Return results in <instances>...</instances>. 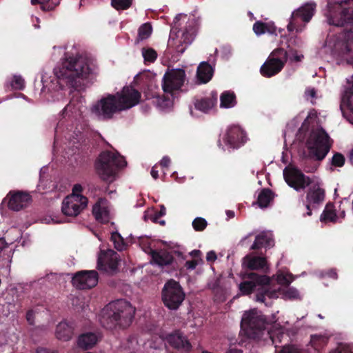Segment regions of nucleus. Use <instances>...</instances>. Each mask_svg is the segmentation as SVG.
<instances>
[{"instance_id":"nucleus-1","label":"nucleus","mask_w":353,"mask_h":353,"mask_svg":"<svg viewBox=\"0 0 353 353\" xmlns=\"http://www.w3.org/2000/svg\"><path fill=\"white\" fill-rule=\"evenodd\" d=\"M141 94L132 87H125L115 94H108L95 103L91 113L99 120L107 121L121 111L130 109L139 103Z\"/></svg>"},{"instance_id":"nucleus-2","label":"nucleus","mask_w":353,"mask_h":353,"mask_svg":"<svg viewBox=\"0 0 353 353\" xmlns=\"http://www.w3.org/2000/svg\"><path fill=\"white\" fill-rule=\"evenodd\" d=\"M94 61L79 54L66 57L60 68L54 70L57 78L65 79L72 87L77 86V79H86L98 73Z\"/></svg>"},{"instance_id":"nucleus-3","label":"nucleus","mask_w":353,"mask_h":353,"mask_svg":"<svg viewBox=\"0 0 353 353\" xmlns=\"http://www.w3.org/2000/svg\"><path fill=\"white\" fill-rule=\"evenodd\" d=\"M135 308L130 302L117 299L109 303L103 309L100 319L101 325L107 330H124L132 323Z\"/></svg>"},{"instance_id":"nucleus-4","label":"nucleus","mask_w":353,"mask_h":353,"mask_svg":"<svg viewBox=\"0 0 353 353\" xmlns=\"http://www.w3.org/2000/svg\"><path fill=\"white\" fill-rule=\"evenodd\" d=\"M186 14H179L174 21V27L172 28L168 46L179 54H183L187 47L192 43L196 34V28L199 25V19L194 16L190 17L185 23V26L179 29L181 23L178 22L181 19H185Z\"/></svg>"},{"instance_id":"nucleus-5","label":"nucleus","mask_w":353,"mask_h":353,"mask_svg":"<svg viewBox=\"0 0 353 353\" xmlns=\"http://www.w3.org/2000/svg\"><path fill=\"white\" fill-rule=\"evenodd\" d=\"M248 280L239 284V288L243 295H248L257 290L256 301L264 303L265 297L274 299L278 297L279 292L272 290L270 286V279L265 275H260L254 272L247 274Z\"/></svg>"},{"instance_id":"nucleus-6","label":"nucleus","mask_w":353,"mask_h":353,"mask_svg":"<svg viewBox=\"0 0 353 353\" xmlns=\"http://www.w3.org/2000/svg\"><path fill=\"white\" fill-rule=\"evenodd\" d=\"M185 81V72L183 69L176 68L168 70L164 74L162 80V88L167 97L157 96L153 102L161 109H165L172 104V100L168 97L173 96L174 92L181 88Z\"/></svg>"},{"instance_id":"nucleus-7","label":"nucleus","mask_w":353,"mask_h":353,"mask_svg":"<svg viewBox=\"0 0 353 353\" xmlns=\"http://www.w3.org/2000/svg\"><path fill=\"white\" fill-rule=\"evenodd\" d=\"M266 321L263 315L256 310H252L243 314L241 329L251 339L259 340L266 332Z\"/></svg>"},{"instance_id":"nucleus-8","label":"nucleus","mask_w":353,"mask_h":353,"mask_svg":"<svg viewBox=\"0 0 353 353\" xmlns=\"http://www.w3.org/2000/svg\"><path fill=\"white\" fill-rule=\"evenodd\" d=\"M127 165L124 157L118 152H102L96 163L95 168L99 174L114 176Z\"/></svg>"},{"instance_id":"nucleus-9","label":"nucleus","mask_w":353,"mask_h":353,"mask_svg":"<svg viewBox=\"0 0 353 353\" xmlns=\"http://www.w3.org/2000/svg\"><path fill=\"white\" fill-rule=\"evenodd\" d=\"M307 147L317 160L323 159L332 146V140L322 128L312 129L307 140Z\"/></svg>"},{"instance_id":"nucleus-10","label":"nucleus","mask_w":353,"mask_h":353,"mask_svg":"<svg viewBox=\"0 0 353 353\" xmlns=\"http://www.w3.org/2000/svg\"><path fill=\"white\" fill-rule=\"evenodd\" d=\"M185 297L183 289L178 281L170 279L165 282L161 291V299L167 308L176 310L182 305Z\"/></svg>"},{"instance_id":"nucleus-11","label":"nucleus","mask_w":353,"mask_h":353,"mask_svg":"<svg viewBox=\"0 0 353 353\" xmlns=\"http://www.w3.org/2000/svg\"><path fill=\"white\" fill-rule=\"evenodd\" d=\"M288 60V53L283 48L272 52L266 61L261 65L260 72L263 77H271L281 71Z\"/></svg>"},{"instance_id":"nucleus-12","label":"nucleus","mask_w":353,"mask_h":353,"mask_svg":"<svg viewBox=\"0 0 353 353\" xmlns=\"http://www.w3.org/2000/svg\"><path fill=\"white\" fill-rule=\"evenodd\" d=\"M315 8V3H307L294 10L292 13L290 22L287 26L288 30L289 32L295 30L296 32H301L303 30L304 26H301L299 21H303L305 23L309 22L314 14Z\"/></svg>"},{"instance_id":"nucleus-13","label":"nucleus","mask_w":353,"mask_h":353,"mask_svg":"<svg viewBox=\"0 0 353 353\" xmlns=\"http://www.w3.org/2000/svg\"><path fill=\"white\" fill-rule=\"evenodd\" d=\"M88 203L86 196L70 194L62 201L61 212L67 216L75 217L86 208Z\"/></svg>"},{"instance_id":"nucleus-14","label":"nucleus","mask_w":353,"mask_h":353,"mask_svg":"<svg viewBox=\"0 0 353 353\" xmlns=\"http://www.w3.org/2000/svg\"><path fill=\"white\" fill-rule=\"evenodd\" d=\"M98 280L99 274L96 270H81L74 274L72 283L77 288L85 290L95 287Z\"/></svg>"},{"instance_id":"nucleus-15","label":"nucleus","mask_w":353,"mask_h":353,"mask_svg":"<svg viewBox=\"0 0 353 353\" xmlns=\"http://www.w3.org/2000/svg\"><path fill=\"white\" fill-rule=\"evenodd\" d=\"M337 5L341 9L340 17H333L332 12L330 10L328 12L325 14L327 23L330 25L336 26H343L346 23H353V6H348L347 3H345V1H341Z\"/></svg>"},{"instance_id":"nucleus-16","label":"nucleus","mask_w":353,"mask_h":353,"mask_svg":"<svg viewBox=\"0 0 353 353\" xmlns=\"http://www.w3.org/2000/svg\"><path fill=\"white\" fill-rule=\"evenodd\" d=\"M344 39V41L335 45V48L340 59L353 66V29L345 34Z\"/></svg>"},{"instance_id":"nucleus-17","label":"nucleus","mask_w":353,"mask_h":353,"mask_svg":"<svg viewBox=\"0 0 353 353\" xmlns=\"http://www.w3.org/2000/svg\"><path fill=\"white\" fill-rule=\"evenodd\" d=\"M165 341L172 347L179 350L189 352L192 348V345L187 337L179 330L168 334Z\"/></svg>"},{"instance_id":"nucleus-18","label":"nucleus","mask_w":353,"mask_h":353,"mask_svg":"<svg viewBox=\"0 0 353 353\" xmlns=\"http://www.w3.org/2000/svg\"><path fill=\"white\" fill-rule=\"evenodd\" d=\"M325 197V191L323 188H321L319 185H314L311 188H310L309 191L306 195V208H307V215H312V208H316L320 204L323 203Z\"/></svg>"},{"instance_id":"nucleus-19","label":"nucleus","mask_w":353,"mask_h":353,"mask_svg":"<svg viewBox=\"0 0 353 353\" xmlns=\"http://www.w3.org/2000/svg\"><path fill=\"white\" fill-rule=\"evenodd\" d=\"M37 188L39 191H43V193L61 192L67 189V183L61 181L60 178H39Z\"/></svg>"},{"instance_id":"nucleus-20","label":"nucleus","mask_w":353,"mask_h":353,"mask_svg":"<svg viewBox=\"0 0 353 353\" xmlns=\"http://www.w3.org/2000/svg\"><path fill=\"white\" fill-rule=\"evenodd\" d=\"M224 141L232 148H239L245 142V133L239 126L232 125L227 130Z\"/></svg>"},{"instance_id":"nucleus-21","label":"nucleus","mask_w":353,"mask_h":353,"mask_svg":"<svg viewBox=\"0 0 353 353\" xmlns=\"http://www.w3.org/2000/svg\"><path fill=\"white\" fill-rule=\"evenodd\" d=\"M8 199V206L9 209L14 211H19L26 207L31 200V197L28 194L17 192L12 193L10 192L7 195Z\"/></svg>"},{"instance_id":"nucleus-22","label":"nucleus","mask_w":353,"mask_h":353,"mask_svg":"<svg viewBox=\"0 0 353 353\" xmlns=\"http://www.w3.org/2000/svg\"><path fill=\"white\" fill-rule=\"evenodd\" d=\"M106 199L104 198H99L97 201L93 205L92 214L96 220L101 223L109 222V211L105 205Z\"/></svg>"},{"instance_id":"nucleus-23","label":"nucleus","mask_w":353,"mask_h":353,"mask_svg":"<svg viewBox=\"0 0 353 353\" xmlns=\"http://www.w3.org/2000/svg\"><path fill=\"white\" fill-rule=\"evenodd\" d=\"M99 341V336L93 332H86L79 336L77 339L78 347L88 350L92 349Z\"/></svg>"},{"instance_id":"nucleus-24","label":"nucleus","mask_w":353,"mask_h":353,"mask_svg":"<svg viewBox=\"0 0 353 353\" xmlns=\"http://www.w3.org/2000/svg\"><path fill=\"white\" fill-rule=\"evenodd\" d=\"M150 254L154 263L159 266L170 265L174 260V257L171 253L163 250H152Z\"/></svg>"},{"instance_id":"nucleus-25","label":"nucleus","mask_w":353,"mask_h":353,"mask_svg":"<svg viewBox=\"0 0 353 353\" xmlns=\"http://www.w3.org/2000/svg\"><path fill=\"white\" fill-rule=\"evenodd\" d=\"M119 265V260L117 256H113L108 258L103 261L102 258L99 257L97 261V268L99 270L104 271L108 273H114L117 272Z\"/></svg>"},{"instance_id":"nucleus-26","label":"nucleus","mask_w":353,"mask_h":353,"mask_svg":"<svg viewBox=\"0 0 353 353\" xmlns=\"http://www.w3.org/2000/svg\"><path fill=\"white\" fill-rule=\"evenodd\" d=\"M217 103L216 96H211L209 97L196 99L194 101V105L195 109L207 113L212 110Z\"/></svg>"},{"instance_id":"nucleus-27","label":"nucleus","mask_w":353,"mask_h":353,"mask_svg":"<svg viewBox=\"0 0 353 353\" xmlns=\"http://www.w3.org/2000/svg\"><path fill=\"white\" fill-rule=\"evenodd\" d=\"M274 241L271 234L265 232H262L256 235L254 243L250 249L253 250H259L261 248H270L274 245Z\"/></svg>"},{"instance_id":"nucleus-28","label":"nucleus","mask_w":353,"mask_h":353,"mask_svg":"<svg viewBox=\"0 0 353 353\" xmlns=\"http://www.w3.org/2000/svg\"><path fill=\"white\" fill-rule=\"evenodd\" d=\"M213 74L212 66L207 62H201L197 68L196 77L201 83L208 82Z\"/></svg>"},{"instance_id":"nucleus-29","label":"nucleus","mask_w":353,"mask_h":353,"mask_svg":"<svg viewBox=\"0 0 353 353\" xmlns=\"http://www.w3.org/2000/svg\"><path fill=\"white\" fill-rule=\"evenodd\" d=\"M56 337L63 341L71 339L73 334V327L65 321L60 322L56 327Z\"/></svg>"},{"instance_id":"nucleus-30","label":"nucleus","mask_w":353,"mask_h":353,"mask_svg":"<svg viewBox=\"0 0 353 353\" xmlns=\"http://www.w3.org/2000/svg\"><path fill=\"white\" fill-rule=\"evenodd\" d=\"M287 184L296 191L305 189L312 181L311 178H284Z\"/></svg>"},{"instance_id":"nucleus-31","label":"nucleus","mask_w":353,"mask_h":353,"mask_svg":"<svg viewBox=\"0 0 353 353\" xmlns=\"http://www.w3.org/2000/svg\"><path fill=\"white\" fill-rule=\"evenodd\" d=\"M337 215L334 209V205L332 203H328L326 204L321 215L320 220L322 222H332L336 223L337 221Z\"/></svg>"},{"instance_id":"nucleus-32","label":"nucleus","mask_w":353,"mask_h":353,"mask_svg":"<svg viewBox=\"0 0 353 353\" xmlns=\"http://www.w3.org/2000/svg\"><path fill=\"white\" fill-rule=\"evenodd\" d=\"M274 194L268 188L263 189L258 195L256 203L261 208H267L273 201Z\"/></svg>"},{"instance_id":"nucleus-33","label":"nucleus","mask_w":353,"mask_h":353,"mask_svg":"<svg viewBox=\"0 0 353 353\" xmlns=\"http://www.w3.org/2000/svg\"><path fill=\"white\" fill-rule=\"evenodd\" d=\"M220 101L221 108H233L236 103V96L233 92L225 91L220 96Z\"/></svg>"},{"instance_id":"nucleus-34","label":"nucleus","mask_w":353,"mask_h":353,"mask_svg":"<svg viewBox=\"0 0 353 353\" xmlns=\"http://www.w3.org/2000/svg\"><path fill=\"white\" fill-rule=\"evenodd\" d=\"M247 259V268L249 270H261L263 269L266 266V260L264 257L261 256H254L249 257L246 256Z\"/></svg>"},{"instance_id":"nucleus-35","label":"nucleus","mask_w":353,"mask_h":353,"mask_svg":"<svg viewBox=\"0 0 353 353\" xmlns=\"http://www.w3.org/2000/svg\"><path fill=\"white\" fill-rule=\"evenodd\" d=\"M152 26L150 23H144L140 26L138 30V36L137 42L139 43L144 39H148L152 33Z\"/></svg>"},{"instance_id":"nucleus-36","label":"nucleus","mask_w":353,"mask_h":353,"mask_svg":"<svg viewBox=\"0 0 353 353\" xmlns=\"http://www.w3.org/2000/svg\"><path fill=\"white\" fill-rule=\"evenodd\" d=\"M60 0H31L32 4H41L43 10H52L59 4Z\"/></svg>"},{"instance_id":"nucleus-37","label":"nucleus","mask_w":353,"mask_h":353,"mask_svg":"<svg viewBox=\"0 0 353 353\" xmlns=\"http://www.w3.org/2000/svg\"><path fill=\"white\" fill-rule=\"evenodd\" d=\"M141 54L145 63H153L157 58V52L151 48H143Z\"/></svg>"},{"instance_id":"nucleus-38","label":"nucleus","mask_w":353,"mask_h":353,"mask_svg":"<svg viewBox=\"0 0 353 353\" xmlns=\"http://www.w3.org/2000/svg\"><path fill=\"white\" fill-rule=\"evenodd\" d=\"M283 176H305L301 171L298 168L292 164L290 163L283 170Z\"/></svg>"},{"instance_id":"nucleus-39","label":"nucleus","mask_w":353,"mask_h":353,"mask_svg":"<svg viewBox=\"0 0 353 353\" xmlns=\"http://www.w3.org/2000/svg\"><path fill=\"white\" fill-rule=\"evenodd\" d=\"M208 225L206 220L202 217H196L192 221V227L194 230L201 232L204 230Z\"/></svg>"},{"instance_id":"nucleus-40","label":"nucleus","mask_w":353,"mask_h":353,"mask_svg":"<svg viewBox=\"0 0 353 353\" xmlns=\"http://www.w3.org/2000/svg\"><path fill=\"white\" fill-rule=\"evenodd\" d=\"M112 6L117 10H125L131 5V0H112Z\"/></svg>"},{"instance_id":"nucleus-41","label":"nucleus","mask_w":353,"mask_h":353,"mask_svg":"<svg viewBox=\"0 0 353 353\" xmlns=\"http://www.w3.org/2000/svg\"><path fill=\"white\" fill-rule=\"evenodd\" d=\"M25 83L23 79L21 76L15 75L11 82V86L16 90H22L24 88Z\"/></svg>"},{"instance_id":"nucleus-42","label":"nucleus","mask_w":353,"mask_h":353,"mask_svg":"<svg viewBox=\"0 0 353 353\" xmlns=\"http://www.w3.org/2000/svg\"><path fill=\"white\" fill-rule=\"evenodd\" d=\"M6 248H8V243L3 238H0V260L8 261L10 255L5 254Z\"/></svg>"},{"instance_id":"nucleus-43","label":"nucleus","mask_w":353,"mask_h":353,"mask_svg":"<svg viewBox=\"0 0 353 353\" xmlns=\"http://www.w3.org/2000/svg\"><path fill=\"white\" fill-rule=\"evenodd\" d=\"M268 30L266 23L257 21L253 26V30L257 35L264 34Z\"/></svg>"},{"instance_id":"nucleus-44","label":"nucleus","mask_w":353,"mask_h":353,"mask_svg":"<svg viewBox=\"0 0 353 353\" xmlns=\"http://www.w3.org/2000/svg\"><path fill=\"white\" fill-rule=\"evenodd\" d=\"M344 163L345 157L341 153H336L332 159V163L333 165L341 167L344 165Z\"/></svg>"},{"instance_id":"nucleus-45","label":"nucleus","mask_w":353,"mask_h":353,"mask_svg":"<svg viewBox=\"0 0 353 353\" xmlns=\"http://www.w3.org/2000/svg\"><path fill=\"white\" fill-rule=\"evenodd\" d=\"M330 353H353L350 347L345 344L340 343L336 348L332 350Z\"/></svg>"},{"instance_id":"nucleus-46","label":"nucleus","mask_w":353,"mask_h":353,"mask_svg":"<svg viewBox=\"0 0 353 353\" xmlns=\"http://www.w3.org/2000/svg\"><path fill=\"white\" fill-rule=\"evenodd\" d=\"M170 159L168 157H164L158 165L163 170V174L167 175L168 173L166 172L170 164Z\"/></svg>"},{"instance_id":"nucleus-47","label":"nucleus","mask_w":353,"mask_h":353,"mask_svg":"<svg viewBox=\"0 0 353 353\" xmlns=\"http://www.w3.org/2000/svg\"><path fill=\"white\" fill-rule=\"evenodd\" d=\"M279 353H302V352L294 345H287L283 347Z\"/></svg>"},{"instance_id":"nucleus-48","label":"nucleus","mask_w":353,"mask_h":353,"mask_svg":"<svg viewBox=\"0 0 353 353\" xmlns=\"http://www.w3.org/2000/svg\"><path fill=\"white\" fill-rule=\"evenodd\" d=\"M34 316H35V313L33 310H28V312H26V318L28 323L31 325H34Z\"/></svg>"},{"instance_id":"nucleus-49","label":"nucleus","mask_w":353,"mask_h":353,"mask_svg":"<svg viewBox=\"0 0 353 353\" xmlns=\"http://www.w3.org/2000/svg\"><path fill=\"white\" fill-rule=\"evenodd\" d=\"M277 281L279 283L284 285H289L290 283V281L288 279L286 276L283 274H279L277 276Z\"/></svg>"},{"instance_id":"nucleus-50","label":"nucleus","mask_w":353,"mask_h":353,"mask_svg":"<svg viewBox=\"0 0 353 353\" xmlns=\"http://www.w3.org/2000/svg\"><path fill=\"white\" fill-rule=\"evenodd\" d=\"M83 190V188L80 184H75L72 188V192L70 194H74L75 196H83L81 193Z\"/></svg>"},{"instance_id":"nucleus-51","label":"nucleus","mask_w":353,"mask_h":353,"mask_svg":"<svg viewBox=\"0 0 353 353\" xmlns=\"http://www.w3.org/2000/svg\"><path fill=\"white\" fill-rule=\"evenodd\" d=\"M217 256H216V254L214 251H210L207 253V256H206V260L208 261V262H214L216 259Z\"/></svg>"},{"instance_id":"nucleus-52","label":"nucleus","mask_w":353,"mask_h":353,"mask_svg":"<svg viewBox=\"0 0 353 353\" xmlns=\"http://www.w3.org/2000/svg\"><path fill=\"white\" fill-rule=\"evenodd\" d=\"M197 265H198V262L196 259L188 261L185 263V267L188 269H190V270L195 269Z\"/></svg>"},{"instance_id":"nucleus-53","label":"nucleus","mask_w":353,"mask_h":353,"mask_svg":"<svg viewBox=\"0 0 353 353\" xmlns=\"http://www.w3.org/2000/svg\"><path fill=\"white\" fill-rule=\"evenodd\" d=\"M303 58V55L301 54H298L296 51L292 52V57L290 59L294 61H301Z\"/></svg>"},{"instance_id":"nucleus-54","label":"nucleus","mask_w":353,"mask_h":353,"mask_svg":"<svg viewBox=\"0 0 353 353\" xmlns=\"http://www.w3.org/2000/svg\"><path fill=\"white\" fill-rule=\"evenodd\" d=\"M74 110V105L72 101H70L63 109V114H67V112H73Z\"/></svg>"},{"instance_id":"nucleus-55","label":"nucleus","mask_w":353,"mask_h":353,"mask_svg":"<svg viewBox=\"0 0 353 353\" xmlns=\"http://www.w3.org/2000/svg\"><path fill=\"white\" fill-rule=\"evenodd\" d=\"M114 248L117 250H119V251L122 250L124 247V243H123V238L117 241L116 243H114Z\"/></svg>"},{"instance_id":"nucleus-56","label":"nucleus","mask_w":353,"mask_h":353,"mask_svg":"<svg viewBox=\"0 0 353 353\" xmlns=\"http://www.w3.org/2000/svg\"><path fill=\"white\" fill-rule=\"evenodd\" d=\"M37 353H57L55 351L50 350L46 347H38L37 348Z\"/></svg>"},{"instance_id":"nucleus-57","label":"nucleus","mask_w":353,"mask_h":353,"mask_svg":"<svg viewBox=\"0 0 353 353\" xmlns=\"http://www.w3.org/2000/svg\"><path fill=\"white\" fill-rule=\"evenodd\" d=\"M305 95L311 98H315L316 91L314 88H308L305 90Z\"/></svg>"},{"instance_id":"nucleus-58","label":"nucleus","mask_w":353,"mask_h":353,"mask_svg":"<svg viewBox=\"0 0 353 353\" xmlns=\"http://www.w3.org/2000/svg\"><path fill=\"white\" fill-rule=\"evenodd\" d=\"M327 276H329L330 278H332L333 279H336L338 278V275H337V272L335 270H330L329 271H327Z\"/></svg>"},{"instance_id":"nucleus-59","label":"nucleus","mask_w":353,"mask_h":353,"mask_svg":"<svg viewBox=\"0 0 353 353\" xmlns=\"http://www.w3.org/2000/svg\"><path fill=\"white\" fill-rule=\"evenodd\" d=\"M121 236L118 232H113L111 235V239L114 243H116L117 241L121 239Z\"/></svg>"},{"instance_id":"nucleus-60","label":"nucleus","mask_w":353,"mask_h":353,"mask_svg":"<svg viewBox=\"0 0 353 353\" xmlns=\"http://www.w3.org/2000/svg\"><path fill=\"white\" fill-rule=\"evenodd\" d=\"M190 255L193 258H199L201 255V252L199 250H194L190 252Z\"/></svg>"},{"instance_id":"nucleus-61","label":"nucleus","mask_w":353,"mask_h":353,"mask_svg":"<svg viewBox=\"0 0 353 353\" xmlns=\"http://www.w3.org/2000/svg\"><path fill=\"white\" fill-rule=\"evenodd\" d=\"M158 168H159V165H156L152 168V170H151L152 176H158V175H159V171L157 170Z\"/></svg>"},{"instance_id":"nucleus-62","label":"nucleus","mask_w":353,"mask_h":353,"mask_svg":"<svg viewBox=\"0 0 353 353\" xmlns=\"http://www.w3.org/2000/svg\"><path fill=\"white\" fill-rule=\"evenodd\" d=\"M226 214L228 216V218H230V219H232V218L234 217V212L233 211L227 210L226 211Z\"/></svg>"},{"instance_id":"nucleus-63","label":"nucleus","mask_w":353,"mask_h":353,"mask_svg":"<svg viewBox=\"0 0 353 353\" xmlns=\"http://www.w3.org/2000/svg\"><path fill=\"white\" fill-rule=\"evenodd\" d=\"M225 353H242V351L237 349H230Z\"/></svg>"},{"instance_id":"nucleus-64","label":"nucleus","mask_w":353,"mask_h":353,"mask_svg":"<svg viewBox=\"0 0 353 353\" xmlns=\"http://www.w3.org/2000/svg\"><path fill=\"white\" fill-rule=\"evenodd\" d=\"M349 159H350L351 163L353 165V148L350 152Z\"/></svg>"}]
</instances>
